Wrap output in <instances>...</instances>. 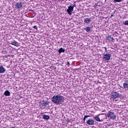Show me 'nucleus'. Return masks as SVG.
I'll use <instances>...</instances> for the list:
<instances>
[{
    "label": "nucleus",
    "instance_id": "obj_1",
    "mask_svg": "<svg viewBox=\"0 0 128 128\" xmlns=\"http://www.w3.org/2000/svg\"><path fill=\"white\" fill-rule=\"evenodd\" d=\"M52 102L56 104H62L64 102V97L60 94H54L51 98Z\"/></svg>",
    "mask_w": 128,
    "mask_h": 128
},
{
    "label": "nucleus",
    "instance_id": "obj_2",
    "mask_svg": "<svg viewBox=\"0 0 128 128\" xmlns=\"http://www.w3.org/2000/svg\"><path fill=\"white\" fill-rule=\"evenodd\" d=\"M121 96L120 93L117 92L112 91L110 95V100H114L115 102L118 101L116 98H120Z\"/></svg>",
    "mask_w": 128,
    "mask_h": 128
},
{
    "label": "nucleus",
    "instance_id": "obj_3",
    "mask_svg": "<svg viewBox=\"0 0 128 128\" xmlns=\"http://www.w3.org/2000/svg\"><path fill=\"white\" fill-rule=\"evenodd\" d=\"M104 114H105L106 116V117H108V118H110V120H116V115L114 114V112L112 110L108 111L107 113V114H101L98 115V116H102Z\"/></svg>",
    "mask_w": 128,
    "mask_h": 128
},
{
    "label": "nucleus",
    "instance_id": "obj_4",
    "mask_svg": "<svg viewBox=\"0 0 128 128\" xmlns=\"http://www.w3.org/2000/svg\"><path fill=\"white\" fill-rule=\"evenodd\" d=\"M76 4H74L72 6H70L68 7L66 12L68 14H70V16H72V12H74V8Z\"/></svg>",
    "mask_w": 128,
    "mask_h": 128
},
{
    "label": "nucleus",
    "instance_id": "obj_5",
    "mask_svg": "<svg viewBox=\"0 0 128 128\" xmlns=\"http://www.w3.org/2000/svg\"><path fill=\"white\" fill-rule=\"evenodd\" d=\"M112 56V54H106L104 55L103 60L106 62V60H110Z\"/></svg>",
    "mask_w": 128,
    "mask_h": 128
},
{
    "label": "nucleus",
    "instance_id": "obj_6",
    "mask_svg": "<svg viewBox=\"0 0 128 128\" xmlns=\"http://www.w3.org/2000/svg\"><path fill=\"white\" fill-rule=\"evenodd\" d=\"M86 122L87 124L89 126H93V124H94V120L92 118H89Z\"/></svg>",
    "mask_w": 128,
    "mask_h": 128
},
{
    "label": "nucleus",
    "instance_id": "obj_7",
    "mask_svg": "<svg viewBox=\"0 0 128 128\" xmlns=\"http://www.w3.org/2000/svg\"><path fill=\"white\" fill-rule=\"evenodd\" d=\"M16 8L20 9L22 8V3L17 2L15 4Z\"/></svg>",
    "mask_w": 128,
    "mask_h": 128
},
{
    "label": "nucleus",
    "instance_id": "obj_8",
    "mask_svg": "<svg viewBox=\"0 0 128 128\" xmlns=\"http://www.w3.org/2000/svg\"><path fill=\"white\" fill-rule=\"evenodd\" d=\"M107 119H108L107 117H106V118H103L101 120L98 116H96L94 118V120H96V122H104V120H107Z\"/></svg>",
    "mask_w": 128,
    "mask_h": 128
},
{
    "label": "nucleus",
    "instance_id": "obj_9",
    "mask_svg": "<svg viewBox=\"0 0 128 128\" xmlns=\"http://www.w3.org/2000/svg\"><path fill=\"white\" fill-rule=\"evenodd\" d=\"M90 22H92L90 18H86L84 19V22L86 24H90Z\"/></svg>",
    "mask_w": 128,
    "mask_h": 128
},
{
    "label": "nucleus",
    "instance_id": "obj_10",
    "mask_svg": "<svg viewBox=\"0 0 128 128\" xmlns=\"http://www.w3.org/2000/svg\"><path fill=\"white\" fill-rule=\"evenodd\" d=\"M4 96H10V92L8 90H6L4 92Z\"/></svg>",
    "mask_w": 128,
    "mask_h": 128
},
{
    "label": "nucleus",
    "instance_id": "obj_11",
    "mask_svg": "<svg viewBox=\"0 0 128 128\" xmlns=\"http://www.w3.org/2000/svg\"><path fill=\"white\" fill-rule=\"evenodd\" d=\"M107 40H109L110 42H113L114 41V37H112V36H108L106 38Z\"/></svg>",
    "mask_w": 128,
    "mask_h": 128
},
{
    "label": "nucleus",
    "instance_id": "obj_12",
    "mask_svg": "<svg viewBox=\"0 0 128 128\" xmlns=\"http://www.w3.org/2000/svg\"><path fill=\"white\" fill-rule=\"evenodd\" d=\"M84 30H86V32H90L92 30V28L90 26H87L86 28H84Z\"/></svg>",
    "mask_w": 128,
    "mask_h": 128
},
{
    "label": "nucleus",
    "instance_id": "obj_13",
    "mask_svg": "<svg viewBox=\"0 0 128 128\" xmlns=\"http://www.w3.org/2000/svg\"><path fill=\"white\" fill-rule=\"evenodd\" d=\"M6 72V70L4 68V66H0V74H4Z\"/></svg>",
    "mask_w": 128,
    "mask_h": 128
},
{
    "label": "nucleus",
    "instance_id": "obj_14",
    "mask_svg": "<svg viewBox=\"0 0 128 128\" xmlns=\"http://www.w3.org/2000/svg\"><path fill=\"white\" fill-rule=\"evenodd\" d=\"M11 44L14 46H18V42H12Z\"/></svg>",
    "mask_w": 128,
    "mask_h": 128
},
{
    "label": "nucleus",
    "instance_id": "obj_15",
    "mask_svg": "<svg viewBox=\"0 0 128 128\" xmlns=\"http://www.w3.org/2000/svg\"><path fill=\"white\" fill-rule=\"evenodd\" d=\"M123 88H128V82H125L123 84Z\"/></svg>",
    "mask_w": 128,
    "mask_h": 128
},
{
    "label": "nucleus",
    "instance_id": "obj_16",
    "mask_svg": "<svg viewBox=\"0 0 128 128\" xmlns=\"http://www.w3.org/2000/svg\"><path fill=\"white\" fill-rule=\"evenodd\" d=\"M58 53L59 54H62V52H66V50H64V48H60L58 50Z\"/></svg>",
    "mask_w": 128,
    "mask_h": 128
},
{
    "label": "nucleus",
    "instance_id": "obj_17",
    "mask_svg": "<svg viewBox=\"0 0 128 128\" xmlns=\"http://www.w3.org/2000/svg\"><path fill=\"white\" fill-rule=\"evenodd\" d=\"M42 106H48V102L46 101L44 102H44H42Z\"/></svg>",
    "mask_w": 128,
    "mask_h": 128
},
{
    "label": "nucleus",
    "instance_id": "obj_18",
    "mask_svg": "<svg viewBox=\"0 0 128 128\" xmlns=\"http://www.w3.org/2000/svg\"><path fill=\"white\" fill-rule=\"evenodd\" d=\"M43 118L44 120H50V116L48 115L44 114L43 116Z\"/></svg>",
    "mask_w": 128,
    "mask_h": 128
},
{
    "label": "nucleus",
    "instance_id": "obj_19",
    "mask_svg": "<svg viewBox=\"0 0 128 128\" xmlns=\"http://www.w3.org/2000/svg\"><path fill=\"white\" fill-rule=\"evenodd\" d=\"M87 118H90V115H88V116H84V118H83V120L84 122H86V119Z\"/></svg>",
    "mask_w": 128,
    "mask_h": 128
},
{
    "label": "nucleus",
    "instance_id": "obj_20",
    "mask_svg": "<svg viewBox=\"0 0 128 128\" xmlns=\"http://www.w3.org/2000/svg\"><path fill=\"white\" fill-rule=\"evenodd\" d=\"M122 2V0H114V2Z\"/></svg>",
    "mask_w": 128,
    "mask_h": 128
},
{
    "label": "nucleus",
    "instance_id": "obj_21",
    "mask_svg": "<svg viewBox=\"0 0 128 128\" xmlns=\"http://www.w3.org/2000/svg\"><path fill=\"white\" fill-rule=\"evenodd\" d=\"M125 26H128V20H126L124 22Z\"/></svg>",
    "mask_w": 128,
    "mask_h": 128
},
{
    "label": "nucleus",
    "instance_id": "obj_22",
    "mask_svg": "<svg viewBox=\"0 0 128 128\" xmlns=\"http://www.w3.org/2000/svg\"><path fill=\"white\" fill-rule=\"evenodd\" d=\"M33 28H34V30H38V26H34Z\"/></svg>",
    "mask_w": 128,
    "mask_h": 128
},
{
    "label": "nucleus",
    "instance_id": "obj_23",
    "mask_svg": "<svg viewBox=\"0 0 128 128\" xmlns=\"http://www.w3.org/2000/svg\"><path fill=\"white\" fill-rule=\"evenodd\" d=\"M103 48H104L105 52H108V48H106V47H103Z\"/></svg>",
    "mask_w": 128,
    "mask_h": 128
},
{
    "label": "nucleus",
    "instance_id": "obj_24",
    "mask_svg": "<svg viewBox=\"0 0 128 128\" xmlns=\"http://www.w3.org/2000/svg\"><path fill=\"white\" fill-rule=\"evenodd\" d=\"M106 112V110L105 109L102 110V112Z\"/></svg>",
    "mask_w": 128,
    "mask_h": 128
},
{
    "label": "nucleus",
    "instance_id": "obj_25",
    "mask_svg": "<svg viewBox=\"0 0 128 128\" xmlns=\"http://www.w3.org/2000/svg\"><path fill=\"white\" fill-rule=\"evenodd\" d=\"M111 18H112V16H114V14H112L110 16Z\"/></svg>",
    "mask_w": 128,
    "mask_h": 128
},
{
    "label": "nucleus",
    "instance_id": "obj_26",
    "mask_svg": "<svg viewBox=\"0 0 128 128\" xmlns=\"http://www.w3.org/2000/svg\"><path fill=\"white\" fill-rule=\"evenodd\" d=\"M67 64H68V66H70V62H68Z\"/></svg>",
    "mask_w": 128,
    "mask_h": 128
},
{
    "label": "nucleus",
    "instance_id": "obj_27",
    "mask_svg": "<svg viewBox=\"0 0 128 128\" xmlns=\"http://www.w3.org/2000/svg\"><path fill=\"white\" fill-rule=\"evenodd\" d=\"M115 33H116V34H118V32H115Z\"/></svg>",
    "mask_w": 128,
    "mask_h": 128
},
{
    "label": "nucleus",
    "instance_id": "obj_28",
    "mask_svg": "<svg viewBox=\"0 0 128 128\" xmlns=\"http://www.w3.org/2000/svg\"><path fill=\"white\" fill-rule=\"evenodd\" d=\"M102 118H104V117H102Z\"/></svg>",
    "mask_w": 128,
    "mask_h": 128
}]
</instances>
